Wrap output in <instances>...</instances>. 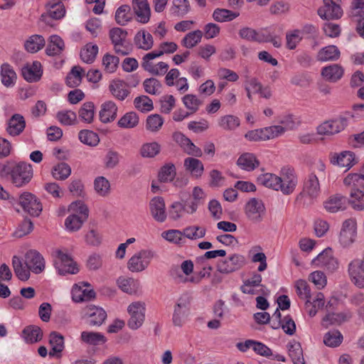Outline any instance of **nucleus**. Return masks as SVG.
I'll use <instances>...</instances> for the list:
<instances>
[{
  "label": "nucleus",
  "instance_id": "f257e3e1",
  "mask_svg": "<svg viewBox=\"0 0 364 364\" xmlns=\"http://www.w3.org/2000/svg\"><path fill=\"white\" fill-rule=\"evenodd\" d=\"M326 177V165L321 160L315 161L303 183V193L311 199L317 198L321 193L319 178Z\"/></svg>",
  "mask_w": 364,
  "mask_h": 364
},
{
  "label": "nucleus",
  "instance_id": "f03ea898",
  "mask_svg": "<svg viewBox=\"0 0 364 364\" xmlns=\"http://www.w3.org/2000/svg\"><path fill=\"white\" fill-rule=\"evenodd\" d=\"M68 210L73 213L65 219V228L70 232L77 231L87 220L89 210L82 201L77 200L70 203Z\"/></svg>",
  "mask_w": 364,
  "mask_h": 364
},
{
  "label": "nucleus",
  "instance_id": "7ed1b4c3",
  "mask_svg": "<svg viewBox=\"0 0 364 364\" xmlns=\"http://www.w3.org/2000/svg\"><path fill=\"white\" fill-rule=\"evenodd\" d=\"M33 176L32 166L24 161H16L11 173L10 181L14 186L21 188L31 181Z\"/></svg>",
  "mask_w": 364,
  "mask_h": 364
},
{
  "label": "nucleus",
  "instance_id": "20e7f679",
  "mask_svg": "<svg viewBox=\"0 0 364 364\" xmlns=\"http://www.w3.org/2000/svg\"><path fill=\"white\" fill-rule=\"evenodd\" d=\"M53 257L54 258V266L59 274H75L78 272L79 269L77 267V264L73 262L72 257L67 253H64L60 250H56L53 252Z\"/></svg>",
  "mask_w": 364,
  "mask_h": 364
},
{
  "label": "nucleus",
  "instance_id": "39448f33",
  "mask_svg": "<svg viewBox=\"0 0 364 364\" xmlns=\"http://www.w3.org/2000/svg\"><path fill=\"white\" fill-rule=\"evenodd\" d=\"M279 178V191L284 195H290L296 189L298 184V176L295 170L289 166L282 168Z\"/></svg>",
  "mask_w": 364,
  "mask_h": 364
},
{
  "label": "nucleus",
  "instance_id": "423d86ee",
  "mask_svg": "<svg viewBox=\"0 0 364 364\" xmlns=\"http://www.w3.org/2000/svg\"><path fill=\"white\" fill-rule=\"evenodd\" d=\"M191 296L188 293H184L178 299L174 306L172 321L176 326H182L186 317L189 314Z\"/></svg>",
  "mask_w": 364,
  "mask_h": 364
},
{
  "label": "nucleus",
  "instance_id": "0eeeda50",
  "mask_svg": "<svg viewBox=\"0 0 364 364\" xmlns=\"http://www.w3.org/2000/svg\"><path fill=\"white\" fill-rule=\"evenodd\" d=\"M154 257L153 251L141 250L129 259L127 268L132 272H141L148 267Z\"/></svg>",
  "mask_w": 364,
  "mask_h": 364
},
{
  "label": "nucleus",
  "instance_id": "6e6552de",
  "mask_svg": "<svg viewBox=\"0 0 364 364\" xmlns=\"http://www.w3.org/2000/svg\"><path fill=\"white\" fill-rule=\"evenodd\" d=\"M145 304L141 301H135L130 304L127 311L130 316L127 326L132 330L140 328L145 319Z\"/></svg>",
  "mask_w": 364,
  "mask_h": 364
},
{
  "label": "nucleus",
  "instance_id": "1a4fd4ad",
  "mask_svg": "<svg viewBox=\"0 0 364 364\" xmlns=\"http://www.w3.org/2000/svg\"><path fill=\"white\" fill-rule=\"evenodd\" d=\"M265 206L262 200L252 198L245 205L247 218L253 223H260L265 213Z\"/></svg>",
  "mask_w": 364,
  "mask_h": 364
},
{
  "label": "nucleus",
  "instance_id": "9d476101",
  "mask_svg": "<svg viewBox=\"0 0 364 364\" xmlns=\"http://www.w3.org/2000/svg\"><path fill=\"white\" fill-rule=\"evenodd\" d=\"M323 5L318 9V15L324 20H337L342 17L341 0H323Z\"/></svg>",
  "mask_w": 364,
  "mask_h": 364
},
{
  "label": "nucleus",
  "instance_id": "9b49d317",
  "mask_svg": "<svg viewBox=\"0 0 364 364\" xmlns=\"http://www.w3.org/2000/svg\"><path fill=\"white\" fill-rule=\"evenodd\" d=\"M18 203L23 210L32 216H38L43 206L39 199L30 192H23L18 198Z\"/></svg>",
  "mask_w": 364,
  "mask_h": 364
},
{
  "label": "nucleus",
  "instance_id": "f8f14e48",
  "mask_svg": "<svg viewBox=\"0 0 364 364\" xmlns=\"http://www.w3.org/2000/svg\"><path fill=\"white\" fill-rule=\"evenodd\" d=\"M351 282L359 289H364V257L353 259L348 265Z\"/></svg>",
  "mask_w": 364,
  "mask_h": 364
},
{
  "label": "nucleus",
  "instance_id": "ddd939ff",
  "mask_svg": "<svg viewBox=\"0 0 364 364\" xmlns=\"http://www.w3.org/2000/svg\"><path fill=\"white\" fill-rule=\"evenodd\" d=\"M246 263L243 255L233 254L217 264V270L223 274H230L242 268Z\"/></svg>",
  "mask_w": 364,
  "mask_h": 364
},
{
  "label": "nucleus",
  "instance_id": "4468645a",
  "mask_svg": "<svg viewBox=\"0 0 364 364\" xmlns=\"http://www.w3.org/2000/svg\"><path fill=\"white\" fill-rule=\"evenodd\" d=\"M47 11L41 16V20L46 24L53 26V20H59L64 17L65 8L61 1L46 4Z\"/></svg>",
  "mask_w": 364,
  "mask_h": 364
},
{
  "label": "nucleus",
  "instance_id": "2eb2a0df",
  "mask_svg": "<svg viewBox=\"0 0 364 364\" xmlns=\"http://www.w3.org/2000/svg\"><path fill=\"white\" fill-rule=\"evenodd\" d=\"M347 124V119L343 117L328 120L317 127V132L320 135H333L343 130Z\"/></svg>",
  "mask_w": 364,
  "mask_h": 364
},
{
  "label": "nucleus",
  "instance_id": "dca6fc26",
  "mask_svg": "<svg viewBox=\"0 0 364 364\" xmlns=\"http://www.w3.org/2000/svg\"><path fill=\"white\" fill-rule=\"evenodd\" d=\"M173 140L183 149V151L195 157H200L203 155L202 150L196 146L192 141L180 132L173 134Z\"/></svg>",
  "mask_w": 364,
  "mask_h": 364
},
{
  "label": "nucleus",
  "instance_id": "f3484780",
  "mask_svg": "<svg viewBox=\"0 0 364 364\" xmlns=\"http://www.w3.org/2000/svg\"><path fill=\"white\" fill-rule=\"evenodd\" d=\"M84 316L87 319V323L91 326H101L107 318L106 311L101 307L87 306L83 309Z\"/></svg>",
  "mask_w": 364,
  "mask_h": 364
},
{
  "label": "nucleus",
  "instance_id": "a211bd4d",
  "mask_svg": "<svg viewBox=\"0 0 364 364\" xmlns=\"http://www.w3.org/2000/svg\"><path fill=\"white\" fill-rule=\"evenodd\" d=\"M152 218L158 223H164L167 218L164 199L160 196L154 197L149 204Z\"/></svg>",
  "mask_w": 364,
  "mask_h": 364
},
{
  "label": "nucleus",
  "instance_id": "6ab92c4d",
  "mask_svg": "<svg viewBox=\"0 0 364 364\" xmlns=\"http://www.w3.org/2000/svg\"><path fill=\"white\" fill-rule=\"evenodd\" d=\"M25 264L35 274H39L45 269V261L43 256L34 250H31L26 252Z\"/></svg>",
  "mask_w": 364,
  "mask_h": 364
},
{
  "label": "nucleus",
  "instance_id": "aec40b11",
  "mask_svg": "<svg viewBox=\"0 0 364 364\" xmlns=\"http://www.w3.org/2000/svg\"><path fill=\"white\" fill-rule=\"evenodd\" d=\"M132 9L139 22L146 23L149 21L151 10L147 0H133Z\"/></svg>",
  "mask_w": 364,
  "mask_h": 364
},
{
  "label": "nucleus",
  "instance_id": "412c9836",
  "mask_svg": "<svg viewBox=\"0 0 364 364\" xmlns=\"http://www.w3.org/2000/svg\"><path fill=\"white\" fill-rule=\"evenodd\" d=\"M330 161L333 165H337L348 170L355 164V155L351 151H343L340 154H332Z\"/></svg>",
  "mask_w": 364,
  "mask_h": 364
},
{
  "label": "nucleus",
  "instance_id": "4be33fe9",
  "mask_svg": "<svg viewBox=\"0 0 364 364\" xmlns=\"http://www.w3.org/2000/svg\"><path fill=\"white\" fill-rule=\"evenodd\" d=\"M26 127V120L20 114H14L7 122L6 132L12 136L20 135Z\"/></svg>",
  "mask_w": 364,
  "mask_h": 364
},
{
  "label": "nucleus",
  "instance_id": "5701e85b",
  "mask_svg": "<svg viewBox=\"0 0 364 364\" xmlns=\"http://www.w3.org/2000/svg\"><path fill=\"white\" fill-rule=\"evenodd\" d=\"M347 198L341 194L331 196L325 203V209L330 213H336L346 208Z\"/></svg>",
  "mask_w": 364,
  "mask_h": 364
},
{
  "label": "nucleus",
  "instance_id": "b1692460",
  "mask_svg": "<svg viewBox=\"0 0 364 364\" xmlns=\"http://www.w3.org/2000/svg\"><path fill=\"white\" fill-rule=\"evenodd\" d=\"M49 343L51 346L49 355L60 357V353L65 348L63 336L57 331H52L49 335Z\"/></svg>",
  "mask_w": 364,
  "mask_h": 364
},
{
  "label": "nucleus",
  "instance_id": "393cba45",
  "mask_svg": "<svg viewBox=\"0 0 364 364\" xmlns=\"http://www.w3.org/2000/svg\"><path fill=\"white\" fill-rule=\"evenodd\" d=\"M240 125V119L233 114H225L218 119V126L225 132L235 130Z\"/></svg>",
  "mask_w": 364,
  "mask_h": 364
},
{
  "label": "nucleus",
  "instance_id": "a878e982",
  "mask_svg": "<svg viewBox=\"0 0 364 364\" xmlns=\"http://www.w3.org/2000/svg\"><path fill=\"white\" fill-rule=\"evenodd\" d=\"M237 165L242 170L251 171L259 166V161L253 154L244 153L238 158Z\"/></svg>",
  "mask_w": 364,
  "mask_h": 364
},
{
  "label": "nucleus",
  "instance_id": "bb28decb",
  "mask_svg": "<svg viewBox=\"0 0 364 364\" xmlns=\"http://www.w3.org/2000/svg\"><path fill=\"white\" fill-rule=\"evenodd\" d=\"M184 167L193 177L200 178L204 172V166L201 161L196 158L188 157L184 160Z\"/></svg>",
  "mask_w": 364,
  "mask_h": 364
},
{
  "label": "nucleus",
  "instance_id": "cd10ccee",
  "mask_svg": "<svg viewBox=\"0 0 364 364\" xmlns=\"http://www.w3.org/2000/svg\"><path fill=\"white\" fill-rule=\"evenodd\" d=\"M117 107L112 101L105 102L102 105L100 119L103 123L113 121L117 117Z\"/></svg>",
  "mask_w": 364,
  "mask_h": 364
},
{
  "label": "nucleus",
  "instance_id": "c85d7f7f",
  "mask_svg": "<svg viewBox=\"0 0 364 364\" xmlns=\"http://www.w3.org/2000/svg\"><path fill=\"white\" fill-rule=\"evenodd\" d=\"M65 48L63 40L57 35L50 36L46 53L49 56L60 55Z\"/></svg>",
  "mask_w": 364,
  "mask_h": 364
},
{
  "label": "nucleus",
  "instance_id": "c756f323",
  "mask_svg": "<svg viewBox=\"0 0 364 364\" xmlns=\"http://www.w3.org/2000/svg\"><path fill=\"white\" fill-rule=\"evenodd\" d=\"M112 95L119 100H124L129 94L127 85L122 80H112L109 86Z\"/></svg>",
  "mask_w": 364,
  "mask_h": 364
},
{
  "label": "nucleus",
  "instance_id": "7c9ffc66",
  "mask_svg": "<svg viewBox=\"0 0 364 364\" xmlns=\"http://www.w3.org/2000/svg\"><path fill=\"white\" fill-rule=\"evenodd\" d=\"M41 64L38 61L33 63L30 67L24 68L22 73L28 82H37L42 75Z\"/></svg>",
  "mask_w": 364,
  "mask_h": 364
},
{
  "label": "nucleus",
  "instance_id": "2f4dec72",
  "mask_svg": "<svg viewBox=\"0 0 364 364\" xmlns=\"http://www.w3.org/2000/svg\"><path fill=\"white\" fill-rule=\"evenodd\" d=\"M321 75L328 81L336 82L343 76V70L341 66L333 64L324 67L321 70Z\"/></svg>",
  "mask_w": 364,
  "mask_h": 364
},
{
  "label": "nucleus",
  "instance_id": "473e14b6",
  "mask_svg": "<svg viewBox=\"0 0 364 364\" xmlns=\"http://www.w3.org/2000/svg\"><path fill=\"white\" fill-rule=\"evenodd\" d=\"M257 183L264 187L279 191V176L274 173H266L259 175L257 178Z\"/></svg>",
  "mask_w": 364,
  "mask_h": 364
},
{
  "label": "nucleus",
  "instance_id": "72a5a7b5",
  "mask_svg": "<svg viewBox=\"0 0 364 364\" xmlns=\"http://www.w3.org/2000/svg\"><path fill=\"white\" fill-rule=\"evenodd\" d=\"M287 348L289 355L294 364H305L303 350L300 343L296 341L290 342Z\"/></svg>",
  "mask_w": 364,
  "mask_h": 364
},
{
  "label": "nucleus",
  "instance_id": "f704fd0d",
  "mask_svg": "<svg viewBox=\"0 0 364 364\" xmlns=\"http://www.w3.org/2000/svg\"><path fill=\"white\" fill-rule=\"evenodd\" d=\"M118 287L124 292L132 294L136 293L139 289V282L133 278L120 277L117 280Z\"/></svg>",
  "mask_w": 364,
  "mask_h": 364
},
{
  "label": "nucleus",
  "instance_id": "c9c22d12",
  "mask_svg": "<svg viewBox=\"0 0 364 364\" xmlns=\"http://www.w3.org/2000/svg\"><path fill=\"white\" fill-rule=\"evenodd\" d=\"M81 341L90 346L103 344L107 341L105 336L98 332L82 331L80 336Z\"/></svg>",
  "mask_w": 364,
  "mask_h": 364
},
{
  "label": "nucleus",
  "instance_id": "e433bc0d",
  "mask_svg": "<svg viewBox=\"0 0 364 364\" xmlns=\"http://www.w3.org/2000/svg\"><path fill=\"white\" fill-rule=\"evenodd\" d=\"M135 44L144 50H150L154 45L152 36L145 31H139L134 37Z\"/></svg>",
  "mask_w": 364,
  "mask_h": 364
},
{
  "label": "nucleus",
  "instance_id": "4c0bfd02",
  "mask_svg": "<svg viewBox=\"0 0 364 364\" xmlns=\"http://www.w3.org/2000/svg\"><path fill=\"white\" fill-rule=\"evenodd\" d=\"M1 79L2 84L7 87L14 85L16 74L10 65L4 63L1 65Z\"/></svg>",
  "mask_w": 364,
  "mask_h": 364
},
{
  "label": "nucleus",
  "instance_id": "58836bf2",
  "mask_svg": "<svg viewBox=\"0 0 364 364\" xmlns=\"http://www.w3.org/2000/svg\"><path fill=\"white\" fill-rule=\"evenodd\" d=\"M338 48L333 45L326 46L318 53L317 58L318 60L324 62L328 60H336L340 57Z\"/></svg>",
  "mask_w": 364,
  "mask_h": 364
},
{
  "label": "nucleus",
  "instance_id": "ea45409f",
  "mask_svg": "<svg viewBox=\"0 0 364 364\" xmlns=\"http://www.w3.org/2000/svg\"><path fill=\"white\" fill-rule=\"evenodd\" d=\"M12 265L16 277L21 281H27L30 277V271L28 267L23 266L21 260L17 256H14Z\"/></svg>",
  "mask_w": 364,
  "mask_h": 364
},
{
  "label": "nucleus",
  "instance_id": "a19ab883",
  "mask_svg": "<svg viewBox=\"0 0 364 364\" xmlns=\"http://www.w3.org/2000/svg\"><path fill=\"white\" fill-rule=\"evenodd\" d=\"M295 288L297 295L300 299H305V306H309L311 304V289L307 282L304 279H299L295 283Z\"/></svg>",
  "mask_w": 364,
  "mask_h": 364
},
{
  "label": "nucleus",
  "instance_id": "79ce46f5",
  "mask_svg": "<svg viewBox=\"0 0 364 364\" xmlns=\"http://www.w3.org/2000/svg\"><path fill=\"white\" fill-rule=\"evenodd\" d=\"M51 173L55 179L64 181L70 176L71 168L68 164L60 162L53 167Z\"/></svg>",
  "mask_w": 364,
  "mask_h": 364
},
{
  "label": "nucleus",
  "instance_id": "37998d69",
  "mask_svg": "<svg viewBox=\"0 0 364 364\" xmlns=\"http://www.w3.org/2000/svg\"><path fill=\"white\" fill-rule=\"evenodd\" d=\"M45 39L42 36L33 35L25 42V48L28 52L36 53L45 46Z\"/></svg>",
  "mask_w": 364,
  "mask_h": 364
},
{
  "label": "nucleus",
  "instance_id": "c03bdc74",
  "mask_svg": "<svg viewBox=\"0 0 364 364\" xmlns=\"http://www.w3.org/2000/svg\"><path fill=\"white\" fill-rule=\"evenodd\" d=\"M139 120V117L136 113L129 112L119 119L117 125L123 129H132L138 125Z\"/></svg>",
  "mask_w": 364,
  "mask_h": 364
},
{
  "label": "nucleus",
  "instance_id": "a18cd8bd",
  "mask_svg": "<svg viewBox=\"0 0 364 364\" xmlns=\"http://www.w3.org/2000/svg\"><path fill=\"white\" fill-rule=\"evenodd\" d=\"M23 333L26 342L33 343L41 340L43 337L42 330L36 326H29L26 327Z\"/></svg>",
  "mask_w": 364,
  "mask_h": 364
},
{
  "label": "nucleus",
  "instance_id": "49530a36",
  "mask_svg": "<svg viewBox=\"0 0 364 364\" xmlns=\"http://www.w3.org/2000/svg\"><path fill=\"white\" fill-rule=\"evenodd\" d=\"M348 203L355 210H364V193L357 188L353 189L350 193Z\"/></svg>",
  "mask_w": 364,
  "mask_h": 364
},
{
  "label": "nucleus",
  "instance_id": "de8ad7c7",
  "mask_svg": "<svg viewBox=\"0 0 364 364\" xmlns=\"http://www.w3.org/2000/svg\"><path fill=\"white\" fill-rule=\"evenodd\" d=\"M132 18L131 7L128 5L119 6L115 13V19L118 24L121 26L126 25Z\"/></svg>",
  "mask_w": 364,
  "mask_h": 364
},
{
  "label": "nucleus",
  "instance_id": "09e8293b",
  "mask_svg": "<svg viewBox=\"0 0 364 364\" xmlns=\"http://www.w3.org/2000/svg\"><path fill=\"white\" fill-rule=\"evenodd\" d=\"M83 69L80 66H74L66 77V84L70 87L78 86L82 81Z\"/></svg>",
  "mask_w": 364,
  "mask_h": 364
},
{
  "label": "nucleus",
  "instance_id": "8fccbe9b",
  "mask_svg": "<svg viewBox=\"0 0 364 364\" xmlns=\"http://www.w3.org/2000/svg\"><path fill=\"white\" fill-rule=\"evenodd\" d=\"M239 16V13L225 9H216L213 13V18L217 22L230 21Z\"/></svg>",
  "mask_w": 364,
  "mask_h": 364
},
{
  "label": "nucleus",
  "instance_id": "3c124183",
  "mask_svg": "<svg viewBox=\"0 0 364 364\" xmlns=\"http://www.w3.org/2000/svg\"><path fill=\"white\" fill-rule=\"evenodd\" d=\"M202 36L203 32L200 30L189 32L183 38L181 43L187 48H192L200 42Z\"/></svg>",
  "mask_w": 364,
  "mask_h": 364
},
{
  "label": "nucleus",
  "instance_id": "603ef678",
  "mask_svg": "<svg viewBox=\"0 0 364 364\" xmlns=\"http://www.w3.org/2000/svg\"><path fill=\"white\" fill-rule=\"evenodd\" d=\"M79 117L85 122L91 123L95 114V105L93 102H85L78 112Z\"/></svg>",
  "mask_w": 364,
  "mask_h": 364
},
{
  "label": "nucleus",
  "instance_id": "864d4df0",
  "mask_svg": "<svg viewBox=\"0 0 364 364\" xmlns=\"http://www.w3.org/2000/svg\"><path fill=\"white\" fill-rule=\"evenodd\" d=\"M350 317L349 313L328 314L322 320V324L325 326L333 324H339Z\"/></svg>",
  "mask_w": 364,
  "mask_h": 364
},
{
  "label": "nucleus",
  "instance_id": "5fc2aeb1",
  "mask_svg": "<svg viewBox=\"0 0 364 364\" xmlns=\"http://www.w3.org/2000/svg\"><path fill=\"white\" fill-rule=\"evenodd\" d=\"M164 122V120L160 114H151L146 118V129L151 132H157L163 126Z\"/></svg>",
  "mask_w": 364,
  "mask_h": 364
},
{
  "label": "nucleus",
  "instance_id": "6e6d98bb",
  "mask_svg": "<svg viewBox=\"0 0 364 364\" xmlns=\"http://www.w3.org/2000/svg\"><path fill=\"white\" fill-rule=\"evenodd\" d=\"M143 86L145 92L148 94L159 95L161 93L162 85L156 78L146 79L143 82Z\"/></svg>",
  "mask_w": 364,
  "mask_h": 364
},
{
  "label": "nucleus",
  "instance_id": "4d7b16f0",
  "mask_svg": "<svg viewBox=\"0 0 364 364\" xmlns=\"http://www.w3.org/2000/svg\"><path fill=\"white\" fill-rule=\"evenodd\" d=\"M78 137L82 143L91 146H97L100 141L97 134L90 130H81Z\"/></svg>",
  "mask_w": 364,
  "mask_h": 364
},
{
  "label": "nucleus",
  "instance_id": "13d9d810",
  "mask_svg": "<svg viewBox=\"0 0 364 364\" xmlns=\"http://www.w3.org/2000/svg\"><path fill=\"white\" fill-rule=\"evenodd\" d=\"M206 229L205 228L192 225L184 228L182 235L191 240H197L203 237L205 235Z\"/></svg>",
  "mask_w": 364,
  "mask_h": 364
},
{
  "label": "nucleus",
  "instance_id": "bf43d9fd",
  "mask_svg": "<svg viewBox=\"0 0 364 364\" xmlns=\"http://www.w3.org/2000/svg\"><path fill=\"white\" fill-rule=\"evenodd\" d=\"M134 105L136 109L142 112H150L154 109L152 100L146 95L136 97Z\"/></svg>",
  "mask_w": 364,
  "mask_h": 364
},
{
  "label": "nucleus",
  "instance_id": "052dcab7",
  "mask_svg": "<svg viewBox=\"0 0 364 364\" xmlns=\"http://www.w3.org/2000/svg\"><path fill=\"white\" fill-rule=\"evenodd\" d=\"M160 151V144L154 141L143 144L140 149V154L144 158H153L159 154Z\"/></svg>",
  "mask_w": 364,
  "mask_h": 364
},
{
  "label": "nucleus",
  "instance_id": "680f3d73",
  "mask_svg": "<svg viewBox=\"0 0 364 364\" xmlns=\"http://www.w3.org/2000/svg\"><path fill=\"white\" fill-rule=\"evenodd\" d=\"M98 53L97 45L87 44L85 48L80 51V58L86 63H92L96 58Z\"/></svg>",
  "mask_w": 364,
  "mask_h": 364
},
{
  "label": "nucleus",
  "instance_id": "e2e57ef3",
  "mask_svg": "<svg viewBox=\"0 0 364 364\" xmlns=\"http://www.w3.org/2000/svg\"><path fill=\"white\" fill-rule=\"evenodd\" d=\"M191 9L188 0H173L172 11L175 16L183 17L186 15Z\"/></svg>",
  "mask_w": 364,
  "mask_h": 364
},
{
  "label": "nucleus",
  "instance_id": "0e129e2a",
  "mask_svg": "<svg viewBox=\"0 0 364 364\" xmlns=\"http://www.w3.org/2000/svg\"><path fill=\"white\" fill-rule=\"evenodd\" d=\"M119 58L117 56L105 54L102 58V65L104 70L108 73H114L118 67Z\"/></svg>",
  "mask_w": 364,
  "mask_h": 364
},
{
  "label": "nucleus",
  "instance_id": "69168bd1",
  "mask_svg": "<svg viewBox=\"0 0 364 364\" xmlns=\"http://www.w3.org/2000/svg\"><path fill=\"white\" fill-rule=\"evenodd\" d=\"M343 341V336L338 330L330 331L326 333L323 342L329 347H336L339 346Z\"/></svg>",
  "mask_w": 364,
  "mask_h": 364
},
{
  "label": "nucleus",
  "instance_id": "338daca9",
  "mask_svg": "<svg viewBox=\"0 0 364 364\" xmlns=\"http://www.w3.org/2000/svg\"><path fill=\"white\" fill-rule=\"evenodd\" d=\"M56 118L63 125L70 126L76 122L77 114L71 110H63L57 113Z\"/></svg>",
  "mask_w": 364,
  "mask_h": 364
},
{
  "label": "nucleus",
  "instance_id": "774afa93",
  "mask_svg": "<svg viewBox=\"0 0 364 364\" xmlns=\"http://www.w3.org/2000/svg\"><path fill=\"white\" fill-rule=\"evenodd\" d=\"M176 168L173 164L164 166L159 173V180L161 182L166 183L173 181L176 176Z\"/></svg>",
  "mask_w": 364,
  "mask_h": 364
}]
</instances>
